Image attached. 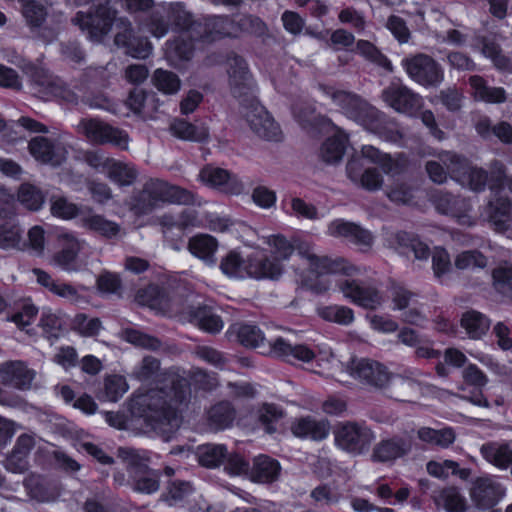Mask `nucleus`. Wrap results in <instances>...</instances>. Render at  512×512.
<instances>
[{
    "instance_id": "obj_40",
    "label": "nucleus",
    "mask_w": 512,
    "mask_h": 512,
    "mask_svg": "<svg viewBox=\"0 0 512 512\" xmlns=\"http://www.w3.org/2000/svg\"><path fill=\"white\" fill-rule=\"evenodd\" d=\"M89 207L77 206L75 203L69 201L66 197L61 195H53L50 198V211L54 217L62 220L78 219L81 223V214H84Z\"/></svg>"
},
{
    "instance_id": "obj_11",
    "label": "nucleus",
    "mask_w": 512,
    "mask_h": 512,
    "mask_svg": "<svg viewBox=\"0 0 512 512\" xmlns=\"http://www.w3.org/2000/svg\"><path fill=\"white\" fill-rule=\"evenodd\" d=\"M124 454L128 472L127 484L140 493L151 494L158 491L159 475L148 468L146 459L134 450L125 451Z\"/></svg>"
},
{
    "instance_id": "obj_2",
    "label": "nucleus",
    "mask_w": 512,
    "mask_h": 512,
    "mask_svg": "<svg viewBox=\"0 0 512 512\" xmlns=\"http://www.w3.org/2000/svg\"><path fill=\"white\" fill-rule=\"evenodd\" d=\"M171 383L169 391L151 389L145 393L134 395L130 402L131 413L143 418L154 431L167 439L180 426L179 406L190 397V384L186 377L170 374L167 379Z\"/></svg>"
},
{
    "instance_id": "obj_44",
    "label": "nucleus",
    "mask_w": 512,
    "mask_h": 512,
    "mask_svg": "<svg viewBox=\"0 0 512 512\" xmlns=\"http://www.w3.org/2000/svg\"><path fill=\"white\" fill-rule=\"evenodd\" d=\"M444 162L451 178L456 182L465 185V178L473 167L470 159L455 152H447Z\"/></svg>"
},
{
    "instance_id": "obj_34",
    "label": "nucleus",
    "mask_w": 512,
    "mask_h": 512,
    "mask_svg": "<svg viewBox=\"0 0 512 512\" xmlns=\"http://www.w3.org/2000/svg\"><path fill=\"white\" fill-rule=\"evenodd\" d=\"M482 457L499 469H507L512 465V449L508 443L488 442L480 449Z\"/></svg>"
},
{
    "instance_id": "obj_3",
    "label": "nucleus",
    "mask_w": 512,
    "mask_h": 512,
    "mask_svg": "<svg viewBox=\"0 0 512 512\" xmlns=\"http://www.w3.org/2000/svg\"><path fill=\"white\" fill-rule=\"evenodd\" d=\"M229 82L233 95L242 98L244 116L250 128L259 137L268 141H280L282 131L269 112L254 97V85L245 61L238 56L228 59Z\"/></svg>"
},
{
    "instance_id": "obj_29",
    "label": "nucleus",
    "mask_w": 512,
    "mask_h": 512,
    "mask_svg": "<svg viewBox=\"0 0 512 512\" xmlns=\"http://www.w3.org/2000/svg\"><path fill=\"white\" fill-rule=\"evenodd\" d=\"M468 82L474 91V98L478 101L501 104L507 100V93L503 87L488 86L484 77L480 75L470 76Z\"/></svg>"
},
{
    "instance_id": "obj_64",
    "label": "nucleus",
    "mask_w": 512,
    "mask_h": 512,
    "mask_svg": "<svg viewBox=\"0 0 512 512\" xmlns=\"http://www.w3.org/2000/svg\"><path fill=\"white\" fill-rule=\"evenodd\" d=\"M27 236L28 244H26V248H29L34 255L42 256L45 250L44 229L41 226H33L29 229Z\"/></svg>"
},
{
    "instance_id": "obj_60",
    "label": "nucleus",
    "mask_w": 512,
    "mask_h": 512,
    "mask_svg": "<svg viewBox=\"0 0 512 512\" xmlns=\"http://www.w3.org/2000/svg\"><path fill=\"white\" fill-rule=\"evenodd\" d=\"M253 203L261 209H270L277 201L276 192L266 186L259 185L252 190Z\"/></svg>"
},
{
    "instance_id": "obj_23",
    "label": "nucleus",
    "mask_w": 512,
    "mask_h": 512,
    "mask_svg": "<svg viewBox=\"0 0 512 512\" xmlns=\"http://www.w3.org/2000/svg\"><path fill=\"white\" fill-rule=\"evenodd\" d=\"M383 167L367 166L358 156H352L346 165L348 178L355 184L367 189L378 190L382 184Z\"/></svg>"
},
{
    "instance_id": "obj_9",
    "label": "nucleus",
    "mask_w": 512,
    "mask_h": 512,
    "mask_svg": "<svg viewBox=\"0 0 512 512\" xmlns=\"http://www.w3.org/2000/svg\"><path fill=\"white\" fill-rule=\"evenodd\" d=\"M331 98L348 118L359 123L368 131L381 132L382 120L379 112L357 95L345 91H336L332 93Z\"/></svg>"
},
{
    "instance_id": "obj_63",
    "label": "nucleus",
    "mask_w": 512,
    "mask_h": 512,
    "mask_svg": "<svg viewBox=\"0 0 512 512\" xmlns=\"http://www.w3.org/2000/svg\"><path fill=\"white\" fill-rule=\"evenodd\" d=\"M386 198L397 204L411 205L414 199L413 189L409 185L401 183L389 191L386 190Z\"/></svg>"
},
{
    "instance_id": "obj_22",
    "label": "nucleus",
    "mask_w": 512,
    "mask_h": 512,
    "mask_svg": "<svg viewBox=\"0 0 512 512\" xmlns=\"http://www.w3.org/2000/svg\"><path fill=\"white\" fill-rule=\"evenodd\" d=\"M386 104L399 113L416 117L423 106L422 98L406 86L386 88Z\"/></svg>"
},
{
    "instance_id": "obj_62",
    "label": "nucleus",
    "mask_w": 512,
    "mask_h": 512,
    "mask_svg": "<svg viewBox=\"0 0 512 512\" xmlns=\"http://www.w3.org/2000/svg\"><path fill=\"white\" fill-rule=\"evenodd\" d=\"M465 184L473 192H482L488 184V172L482 168L473 166L465 178Z\"/></svg>"
},
{
    "instance_id": "obj_37",
    "label": "nucleus",
    "mask_w": 512,
    "mask_h": 512,
    "mask_svg": "<svg viewBox=\"0 0 512 512\" xmlns=\"http://www.w3.org/2000/svg\"><path fill=\"white\" fill-rule=\"evenodd\" d=\"M0 249L17 251L26 249L23 229L14 220H6L0 225Z\"/></svg>"
},
{
    "instance_id": "obj_49",
    "label": "nucleus",
    "mask_w": 512,
    "mask_h": 512,
    "mask_svg": "<svg viewBox=\"0 0 512 512\" xmlns=\"http://www.w3.org/2000/svg\"><path fill=\"white\" fill-rule=\"evenodd\" d=\"M198 461L207 468L218 467L227 457V450L221 444H208L198 448Z\"/></svg>"
},
{
    "instance_id": "obj_14",
    "label": "nucleus",
    "mask_w": 512,
    "mask_h": 512,
    "mask_svg": "<svg viewBox=\"0 0 512 512\" xmlns=\"http://www.w3.org/2000/svg\"><path fill=\"white\" fill-rule=\"evenodd\" d=\"M375 440V435L367 426L355 422H346L335 431V444L351 454H361Z\"/></svg>"
},
{
    "instance_id": "obj_36",
    "label": "nucleus",
    "mask_w": 512,
    "mask_h": 512,
    "mask_svg": "<svg viewBox=\"0 0 512 512\" xmlns=\"http://www.w3.org/2000/svg\"><path fill=\"white\" fill-rule=\"evenodd\" d=\"M170 132L175 137L194 142L206 141L209 137V130L205 124L195 125L183 119H175L170 124Z\"/></svg>"
},
{
    "instance_id": "obj_19",
    "label": "nucleus",
    "mask_w": 512,
    "mask_h": 512,
    "mask_svg": "<svg viewBox=\"0 0 512 512\" xmlns=\"http://www.w3.org/2000/svg\"><path fill=\"white\" fill-rule=\"evenodd\" d=\"M29 151L36 161L51 166L61 165L68 155L67 147L63 142L43 136L31 139Z\"/></svg>"
},
{
    "instance_id": "obj_17",
    "label": "nucleus",
    "mask_w": 512,
    "mask_h": 512,
    "mask_svg": "<svg viewBox=\"0 0 512 512\" xmlns=\"http://www.w3.org/2000/svg\"><path fill=\"white\" fill-rule=\"evenodd\" d=\"M505 495V488L490 476L477 477L472 481L470 497L479 510L496 506Z\"/></svg>"
},
{
    "instance_id": "obj_21",
    "label": "nucleus",
    "mask_w": 512,
    "mask_h": 512,
    "mask_svg": "<svg viewBox=\"0 0 512 512\" xmlns=\"http://www.w3.org/2000/svg\"><path fill=\"white\" fill-rule=\"evenodd\" d=\"M36 377V371L20 360L0 363V383L20 391L29 390Z\"/></svg>"
},
{
    "instance_id": "obj_20",
    "label": "nucleus",
    "mask_w": 512,
    "mask_h": 512,
    "mask_svg": "<svg viewBox=\"0 0 512 512\" xmlns=\"http://www.w3.org/2000/svg\"><path fill=\"white\" fill-rule=\"evenodd\" d=\"M199 179L205 185L230 195H240L245 190L244 183L237 175L219 167H204Z\"/></svg>"
},
{
    "instance_id": "obj_16",
    "label": "nucleus",
    "mask_w": 512,
    "mask_h": 512,
    "mask_svg": "<svg viewBox=\"0 0 512 512\" xmlns=\"http://www.w3.org/2000/svg\"><path fill=\"white\" fill-rule=\"evenodd\" d=\"M337 287L345 299L362 308L375 310L382 304L381 291L373 284L344 279L337 283Z\"/></svg>"
},
{
    "instance_id": "obj_1",
    "label": "nucleus",
    "mask_w": 512,
    "mask_h": 512,
    "mask_svg": "<svg viewBox=\"0 0 512 512\" xmlns=\"http://www.w3.org/2000/svg\"><path fill=\"white\" fill-rule=\"evenodd\" d=\"M189 21L190 15L182 3H169L155 9L140 30H147L154 37L162 38L168 33L171 22L185 28L177 38L166 43L165 56L170 64L176 67L192 57V39L209 42L223 36H237L241 32L260 35L265 31V24L259 18L250 15L237 16L236 19L211 16L205 18L204 22H193L188 25Z\"/></svg>"
},
{
    "instance_id": "obj_47",
    "label": "nucleus",
    "mask_w": 512,
    "mask_h": 512,
    "mask_svg": "<svg viewBox=\"0 0 512 512\" xmlns=\"http://www.w3.org/2000/svg\"><path fill=\"white\" fill-rule=\"evenodd\" d=\"M317 314L325 321L340 325H349L354 321L353 310L342 305L319 306L317 307Z\"/></svg>"
},
{
    "instance_id": "obj_53",
    "label": "nucleus",
    "mask_w": 512,
    "mask_h": 512,
    "mask_svg": "<svg viewBox=\"0 0 512 512\" xmlns=\"http://www.w3.org/2000/svg\"><path fill=\"white\" fill-rule=\"evenodd\" d=\"M311 498L322 505H335L341 500V493L335 485L323 484L315 487L310 494Z\"/></svg>"
},
{
    "instance_id": "obj_31",
    "label": "nucleus",
    "mask_w": 512,
    "mask_h": 512,
    "mask_svg": "<svg viewBox=\"0 0 512 512\" xmlns=\"http://www.w3.org/2000/svg\"><path fill=\"white\" fill-rule=\"evenodd\" d=\"M434 502L437 507L442 508L445 512H468L470 510L466 497L455 486L441 489L434 497Z\"/></svg>"
},
{
    "instance_id": "obj_6",
    "label": "nucleus",
    "mask_w": 512,
    "mask_h": 512,
    "mask_svg": "<svg viewBox=\"0 0 512 512\" xmlns=\"http://www.w3.org/2000/svg\"><path fill=\"white\" fill-rule=\"evenodd\" d=\"M271 353L287 362H300L310 366L312 372L322 375H332V370L338 365L331 348L326 344H319L314 348L307 344H295L278 338L270 343Z\"/></svg>"
},
{
    "instance_id": "obj_58",
    "label": "nucleus",
    "mask_w": 512,
    "mask_h": 512,
    "mask_svg": "<svg viewBox=\"0 0 512 512\" xmlns=\"http://www.w3.org/2000/svg\"><path fill=\"white\" fill-rule=\"evenodd\" d=\"M37 314V307L31 302V300L26 299L22 302L20 309L12 315L11 321H13L18 327L25 328L34 322Z\"/></svg>"
},
{
    "instance_id": "obj_43",
    "label": "nucleus",
    "mask_w": 512,
    "mask_h": 512,
    "mask_svg": "<svg viewBox=\"0 0 512 512\" xmlns=\"http://www.w3.org/2000/svg\"><path fill=\"white\" fill-rule=\"evenodd\" d=\"M135 300L140 305L148 306L157 311H164L168 308L167 295L156 285H149L143 289H139L136 293Z\"/></svg>"
},
{
    "instance_id": "obj_30",
    "label": "nucleus",
    "mask_w": 512,
    "mask_h": 512,
    "mask_svg": "<svg viewBox=\"0 0 512 512\" xmlns=\"http://www.w3.org/2000/svg\"><path fill=\"white\" fill-rule=\"evenodd\" d=\"M80 226L106 238L117 237L121 232V227L117 223L104 218L102 215L95 214L90 208L84 214H81Z\"/></svg>"
},
{
    "instance_id": "obj_26",
    "label": "nucleus",
    "mask_w": 512,
    "mask_h": 512,
    "mask_svg": "<svg viewBox=\"0 0 512 512\" xmlns=\"http://www.w3.org/2000/svg\"><path fill=\"white\" fill-rule=\"evenodd\" d=\"M114 42L133 58L146 59L153 51L151 42L147 38L137 37L130 24L125 27L123 32L116 34Z\"/></svg>"
},
{
    "instance_id": "obj_5",
    "label": "nucleus",
    "mask_w": 512,
    "mask_h": 512,
    "mask_svg": "<svg viewBox=\"0 0 512 512\" xmlns=\"http://www.w3.org/2000/svg\"><path fill=\"white\" fill-rule=\"evenodd\" d=\"M0 55L3 60L20 67L29 77L34 94L45 101L61 99L68 103H76L77 95L68 89L57 77L49 74L42 66L26 62L14 49L2 48Z\"/></svg>"
},
{
    "instance_id": "obj_8",
    "label": "nucleus",
    "mask_w": 512,
    "mask_h": 512,
    "mask_svg": "<svg viewBox=\"0 0 512 512\" xmlns=\"http://www.w3.org/2000/svg\"><path fill=\"white\" fill-rule=\"evenodd\" d=\"M220 269L224 275L234 279H278L283 273L282 266L267 257L251 255L243 258L235 251L229 252L221 260Z\"/></svg>"
},
{
    "instance_id": "obj_33",
    "label": "nucleus",
    "mask_w": 512,
    "mask_h": 512,
    "mask_svg": "<svg viewBox=\"0 0 512 512\" xmlns=\"http://www.w3.org/2000/svg\"><path fill=\"white\" fill-rule=\"evenodd\" d=\"M104 172L108 178L120 186H129L134 183L138 173L134 165L115 159L106 158Z\"/></svg>"
},
{
    "instance_id": "obj_56",
    "label": "nucleus",
    "mask_w": 512,
    "mask_h": 512,
    "mask_svg": "<svg viewBox=\"0 0 512 512\" xmlns=\"http://www.w3.org/2000/svg\"><path fill=\"white\" fill-rule=\"evenodd\" d=\"M87 289L85 286H73L69 283L60 282L54 295L65 299L72 304H80L86 302L83 294Z\"/></svg>"
},
{
    "instance_id": "obj_52",
    "label": "nucleus",
    "mask_w": 512,
    "mask_h": 512,
    "mask_svg": "<svg viewBox=\"0 0 512 512\" xmlns=\"http://www.w3.org/2000/svg\"><path fill=\"white\" fill-rule=\"evenodd\" d=\"M18 201L27 209L36 211L44 204V195L34 185L22 184L18 191Z\"/></svg>"
},
{
    "instance_id": "obj_57",
    "label": "nucleus",
    "mask_w": 512,
    "mask_h": 512,
    "mask_svg": "<svg viewBox=\"0 0 512 512\" xmlns=\"http://www.w3.org/2000/svg\"><path fill=\"white\" fill-rule=\"evenodd\" d=\"M23 15L32 28H39L46 17V11L44 6L35 0H26Z\"/></svg>"
},
{
    "instance_id": "obj_45",
    "label": "nucleus",
    "mask_w": 512,
    "mask_h": 512,
    "mask_svg": "<svg viewBox=\"0 0 512 512\" xmlns=\"http://www.w3.org/2000/svg\"><path fill=\"white\" fill-rule=\"evenodd\" d=\"M235 419V411L228 402L213 406L208 412L209 425L214 430H223L231 426Z\"/></svg>"
},
{
    "instance_id": "obj_12",
    "label": "nucleus",
    "mask_w": 512,
    "mask_h": 512,
    "mask_svg": "<svg viewBox=\"0 0 512 512\" xmlns=\"http://www.w3.org/2000/svg\"><path fill=\"white\" fill-rule=\"evenodd\" d=\"M429 200L439 214L455 219L457 224L468 227L476 224L470 214L472 206L469 200L447 191H435Z\"/></svg>"
},
{
    "instance_id": "obj_10",
    "label": "nucleus",
    "mask_w": 512,
    "mask_h": 512,
    "mask_svg": "<svg viewBox=\"0 0 512 512\" xmlns=\"http://www.w3.org/2000/svg\"><path fill=\"white\" fill-rule=\"evenodd\" d=\"M76 5L93 3L94 14L78 12L74 22L82 31H87L91 41L99 42L110 31L114 13L108 7L107 0H74Z\"/></svg>"
},
{
    "instance_id": "obj_27",
    "label": "nucleus",
    "mask_w": 512,
    "mask_h": 512,
    "mask_svg": "<svg viewBox=\"0 0 512 512\" xmlns=\"http://www.w3.org/2000/svg\"><path fill=\"white\" fill-rule=\"evenodd\" d=\"M291 431L296 437L321 441L329 435L330 423L312 416L299 417L293 420Z\"/></svg>"
},
{
    "instance_id": "obj_28",
    "label": "nucleus",
    "mask_w": 512,
    "mask_h": 512,
    "mask_svg": "<svg viewBox=\"0 0 512 512\" xmlns=\"http://www.w3.org/2000/svg\"><path fill=\"white\" fill-rule=\"evenodd\" d=\"M348 143L347 134L339 127L333 126V134L322 143L319 157L327 164H337L342 160Z\"/></svg>"
},
{
    "instance_id": "obj_35",
    "label": "nucleus",
    "mask_w": 512,
    "mask_h": 512,
    "mask_svg": "<svg viewBox=\"0 0 512 512\" xmlns=\"http://www.w3.org/2000/svg\"><path fill=\"white\" fill-rule=\"evenodd\" d=\"M297 241H304L300 238H294L293 241H289L285 236L281 234L270 235L265 238V243L270 247L273 259L268 258L271 262L279 263L282 268L283 261L289 260L294 251H297Z\"/></svg>"
},
{
    "instance_id": "obj_13",
    "label": "nucleus",
    "mask_w": 512,
    "mask_h": 512,
    "mask_svg": "<svg viewBox=\"0 0 512 512\" xmlns=\"http://www.w3.org/2000/svg\"><path fill=\"white\" fill-rule=\"evenodd\" d=\"M404 66L409 77L426 88L437 87L444 79L441 65L426 54L420 53L405 59Z\"/></svg>"
},
{
    "instance_id": "obj_25",
    "label": "nucleus",
    "mask_w": 512,
    "mask_h": 512,
    "mask_svg": "<svg viewBox=\"0 0 512 512\" xmlns=\"http://www.w3.org/2000/svg\"><path fill=\"white\" fill-rule=\"evenodd\" d=\"M347 373L354 379L370 387H381L383 369L381 363L368 359H352L346 367Z\"/></svg>"
},
{
    "instance_id": "obj_46",
    "label": "nucleus",
    "mask_w": 512,
    "mask_h": 512,
    "mask_svg": "<svg viewBox=\"0 0 512 512\" xmlns=\"http://www.w3.org/2000/svg\"><path fill=\"white\" fill-rule=\"evenodd\" d=\"M396 241L400 247L413 252L418 260H427L430 257L429 246L415 234L400 231L396 234Z\"/></svg>"
},
{
    "instance_id": "obj_54",
    "label": "nucleus",
    "mask_w": 512,
    "mask_h": 512,
    "mask_svg": "<svg viewBox=\"0 0 512 512\" xmlns=\"http://www.w3.org/2000/svg\"><path fill=\"white\" fill-rule=\"evenodd\" d=\"M282 410L273 404H265L258 412V418L267 433L276 431V423L282 418Z\"/></svg>"
},
{
    "instance_id": "obj_42",
    "label": "nucleus",
    "mask_w": 512,
    "mask_h": 512,
    "mask_svg": "<svg viewBox=\"0 0 512 512\" xmlns=\"http://www.w3.org/2000/svg\"><path fill=\"white\" fill-rule=\"evenodd\" d=\"M280 473V464L273 458L260 455L254 459L251 477L254 481L267 483L277 479Z\"/></svg>"
},
{
    "instance_id": "obj_59",
    "label": "nucleus",
    "mask_w": 512,
    "mask_h": 512,
    "mask_svg": "<svg viewBox=\"0 0 512 512\" xmlns=\"http://www.w3.org/2000/svg\"><path fill=\"white\" fill-rule=\"evenodd\" d=\"M123 338L138 347L156 350L160 347V342L158 339L144 334L135 329H126L123 331Z\"/></svg>"
},
{
    "instance_id": "obj_61",
    "label": "nucleus",
    "mask_w": 512,
    "mask_h": 512,
    "mask_svg": "<svg viewBox=\"0 0 512 512\" xmlns=\"http://www.w3.org/2000/svg\"><path fill=\"white\" fill-rule=\"evenodd\" d=\"M39 325L47 337H57L62 327V321L50 309H44L41 313Z\"/></svg>"
},
{
    "instance_id": "obj_55",
    "label": "nucleus",
    "mask_w": 512,
    "mask_h": 512,
    "mask_svg": "<svg viewBox=\"0 0 512 512\" xmlns=\"http://www.w3.org/2000/svg\"><path fill=\"white\" fill-rule=\"evenodd\" d=\"M412 443L402 437L386 439V462L404 457L410 453Z\"/></svg>"
},
{
    "instance_id": "obj_15",
    "label": "nucleus",
    "mask_w": 512,
    "mask_h": 512,
    "mask_svg": "<svg viewBox=\"0 0 512 512\" xmlns=\"http://www.w3.org/2000/svg\"><path fill=\"white\" fill-rule=\"evenodd\" d=\"M76 127L78 132L85 135L92 143L112 144L122 150L128 148V134L102 121L96 119H82Z\"/></svg>"
},
{
    "instance_id": "obj_7",
    "label": "nucleus",
    "mask_w": 512,
    "mask_h": 512,
    "mask_svg": "<svg viewBox=\"0 0 512 512\" xmlns=\"http://www.w3.org/2000/svg\"><path fill=\"white\" fill-rule=\"evenodd\" d=\"M165 202L182 205L193 204L194 194L179 186L170 185L158 179H151L133 197L131 208L135 213L142 214Z\"/></svg>"
},
{
    "instance_id": "obj_32",
    "label": "nucleus",
    "mask_w": 512,
    "mask_h": 512,
    "mask_svg": "<svg viewBox=\"0 0 512 512\" xmlns=\"http://www.w3.org/2000/svg\"><path fill=\"white\" fill-rule=\"evenodd\" d=\"M486 214L489 222H491L496 229H508L512 215L511 200L508 197H497L489 201L486 207Z\"/></svg>"
},
{
    "instance_id": "obj_4",
    "label": "nucleus",
    "mask_w": 512,
    "mask_h": 512,
    "mask_svg": "<svg viewBox=\"0 0 512 512\" xmlns=\"http://www.w3.org/2000/svg\"><path fill=\"white\" fill-rule=\"evenodd\" d=\"M297 253L302 264L307 270V275L300 274V280L304 286L315 293L327 292L332 287V282L321 277L332 274L355 276L361 273V269L348 260L341 257H329L319 254L315 245L309 241H297Z\"/></svg>"
},
{
    "instance_id": "obj_51",
    "label": "nucleus",
    "mask_w": 512,
    "mask_h": 512,
    "mask_svg": "<svg viewBox=\"0 0 512 512\" xmlns=\"http://www.w3.org/2000/svg\"><path fill=\"white\" fill-rule=\"evenodd\" d=\"M487 263V257L476 249L462 251L454 259V265L459 270H465L470 267L483 269L487 266Z\"/></svg>"
},
{
    "instance_id": "obj_39",
    "label": "nucleus",
    "mask_w": 512,
    "mask_h": 512,
    "mask_svg": "<svg viewBox=\"0 0 512 512\" xmlns=\"http://www.w3.org/2000/svg\"><path fill=\"white\" fill-rule=\"evenodd\" d=\"M490 319L476 310L463 313L460 325L471 339H481L490 329Z\"/></svg>"
},
{
    "instance_id": "obj_50",
    "label": "nucleus",
    "mask_w": 512,
    "mask_h": 512,
    "mask_svg": "<svg viewBox=\"0 0 512 512\" xmlns=\"http://www.w3.org/2000/svg\"><path fill=\"white\" fill-rule=\"evenodd\" d=\"M125 377L121 375H108L104 380V398L116 402L128 391Z\"/></svg>"
},
{
    "instance_id": "obj_48",
    "label": "nucleus",
    "mask_w": 512,
    "mask_h": 512,
    "mask_svg": "<svg viewBox=\"0 0 512 512\" xmlns=\"http://www.w3.org/2000/svg\"><path fill=\"white\" fill-rule=\"evenodd\" d=\"M152 83L154 87L163 94H176L181 88L179 77L168 70L156 69L152 75Z\"/></svg>"
},
{
    "instance_id": "obj_18",
    "label": "nucleus",
    "mask_w": 512,
    "mask_h": 512,
    "mask_svg": "<svg viewBox=\"0 0 512 512\" xmlns=\"http://www.w3.org/2000/svg\"><path fill=\"white\" fill-rule=\"evenodd\" d=\"M327 234L335 238H344L357 245L362 251H367L374 243V235L371 231L342 218L328 224Z\"/></svg>"
},
{
    "instance_id": "obj_41",
    "label": "nucleus",
    "mask_w": 512,
    "mask_h": 512,
    "mask_svg": "<svg viewBox=\"0 0 512 512\" xmlns=\"http://www.w3.org/2000/svg\"><path fill=\"white\" fill-rule=\"evenodd\" d=\"M226 334L235 337L246 347H259L265 340L263 332L255 325L236 323L229 327Z\"/></svg>"
},
{
    "instance_id": "obj_38",
    "label": "nucleus",
    "mask_w": 512,
    "mask_h": 512,
    "mask_svg": "<svg viewBox=\"0 0 512 512\" xmlns=\"http://www.w3.org/2000/svg\"><path fill=\"white\" fill-rule=\"evenodd\" d=\"M218 248L216 239L210 235L200 234L192 237L188 243V249L197 258L209 265L215 263V253Z\"/></svg>"
},
{
    "instance_id": "obj_24",
    "label": "nucleus",
    "mask_w": 512,
    "mask_h": 512,
    "mask_svg": "<svg viewBox=\"0 0 512 512\" xmlns=\"http://www.w3.org/2000/svg\"><path fill=\"white\" fill-rule=\"evenodd\" d=\"M58 241L61 250L53 256L52 264L67 272L76 271V258L86 248L87 243L67 232L59 234Z\"/></svg>"
}]
</instances>
